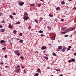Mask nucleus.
<instances>
[{
	"mask_svg": "<svg viewBox=\"0 0 76 76\" xmlns=\"http://www.w3.org/2000/svg\"><path fill=\"white\" fill-rule=\"evenodd\" d=\"M20 68H17L16 69V71L17 73H20Z\"/></svg>",
	"mask_w": 76,
	"mask_h": 76,
	"instance_id": "nucleus-1",
	"label": "nucleus"
},
{
	"mask_svg": "<svg viewBox=\"0 0 76 76\" xmlns=\"http://www.w3.org/2000/svg\"><path fill=\"white\" fill-rule=\"evenodd\" d=\"M24 4V2H20L19 3V5H20V6H23Z\"/></svg>",
	"mask_w": 76,
	"mask_h": 76,
	"instance_id": "nucleus-2",
	"label": "nucleus"
},
{
	"mask_svg": "<svg viewBox=\"0 0 76 76\" xmlns=\"http://www.w3.org/2000/svg\"><path fill=\"white\" fill-rule=\"evenodd\" d=\"M23 19H24V20H28V19H29V17L26 18L25 16H24L23 17Z\"/></svg>",
	"mask_w": 76,
	"mask_h": 76,
	"instance_id": "nucleus-3",
	"label": "nucleus"
},
{
	"mask_svg": "<svg viewBox=\"0 0 76 76\" xmlns=\"http://www.w3.org/2000/svg\"><path fill=\"white\" fill-rule=\"evenodd\" d=\"M62 48H63V46H59L58 47V50H61L62 49Z\"/></svg>",
	"mask_w": 76,
	"mask_h": 76,
	"instance_id": "nucleus-4",
	"label": "nucleus"
},
{
	"mask_svg": "<svg viewBox=\"0 0 76 76\" xmlns=\"http://www.w3.org/2000/svg\"><path fill=\"white\" fill-rule=\"evenodd\" d=\"M56 37L55 36H54L53 37H52L51 38V40H55V37Z\"/></svg>",
	"mask_w": 76,
	"mask_h": 76,
	"instance_id": "nucleus-5",
	"label": "nucleus"
},
{
	"mask_svg": "<svg viewBox=\"0 0 76 76\" xmlns=\"http://www.w3.org/2000/svg\"><path fill=\"white\" fill-rule=\"evenodd\" d=\"M71 61L74 63V62H75V59L74 58H71Z\"/></svg>",
	"mask_w": 76,
	"mask_h": 76,
	"instance_id": "nucleus-6",
	"label": "nucleus"
},
{
	"mask_svg": "<svg viewBox=\"0 0 76 76\" xmlns=\"http://www.w3.org/2000/svg\"><path fill=\"white\" fill-rule=\"evenodd\" d=\"M14 53L17 54L19 53V50H17L14 51Z\"/></svg>",
	"mask_w": 76,
	"mask_h": 76,
	"instance_id": "nucleus-7",
	"label": "nucleus"
},
{
	"mask_svg": "<svg viewBox=\"0 0 76 76\" xmlns=\"http://www.w3.org/2000/svg\"><path fill=\"white\" fill-rule=\"evenodd\" d=\"M46 47L45 46L41 48L42 50H45Z\"/></svg>",
	"mask_w": 76,
	"mask_h": 76,
	"instance_id": "nucleus-8",
	"label": "nucleus"
},
{
	"mask_svg": "<svg viewBox=\"0 0 76 76\" xmlns=\"http://www.w3.org/2000/svg\"><path fill=\"white\" fill-rule=\"evenodd\" d=\"M37 72L38 73H39L41 72V70H40V69L38 68L37 70Z\"/></svg>",
	"mask_w": 76,
	"mask_h": 76,
	"instance_id": "nucleus-9",
	"label": "nucleus"
},
{
	"mask_svg": "<svg viewBox=\"0 0 76 76\" xmlns=\"http://www.w3.org/2000/svg\"><path fill=\"white\" fill-rule=\"evenodd\" d=\"M71 31V30L70 29H67L65 30V31H66V32H69V31Z\"/></svg>",
	"mask_w": 76,
	"mask_h": 76,
	"instance_id": "nucleus-10",
	"label": "nucleus"
},
{
	"mask_svg": "<svg viewBox=\"0 0 76 76\" xmlns=\"http://www.w3.org/2000/svg\"><path fill=\"white\" fill-rule=\"evenodd\" d=\"M52 54L53 56H57V55L56 54V53H53Z\"/></svg>",
	"mask_w": 76,
	"mask_h": 76,
	"instance_id": "nucleus-11",
	"label": "nucleus"
},
{
	"mask_svg": "<svg viewBox=\"0 0 76 76\" xmlns=\"http://www.w3.org/2000/svg\"><path fill=\"white\" fill-rule=\"evenodd\" d=\"M1 43H3V42H5V41L1 40L0 42Z\"/></svg>",
	"mask_w": 76,
	"mask_h": 76,
	"instance_id": "nucleus-12",
	"label": "nucleus"
},
{
	"mask_svg": "<svg viewBox=\"0 0 76 76\" xmlns=\"http://www.w3.org/2000/svg\"><path fill=\"white\" fill-rule=\"evenodd\" d=\"M47 28L48 29H49V30H51V27L49 26H48Z\"/></svg>",
	"mask_w": 76,
	"mask_h": 76,
	"instance_id": "nucleus-13",
	"label": "nucleus"
},
{
	"mask_svg": "<svg viewBox=\"0 0 76 76\" xmlns=\"http://www.w3.org/2000/svg\"><path fill=\"white\" fill-rule=\"evenodd\" d=\"M38 32H39V33H43V32H44V31H42L40 30L39 31H38Z\"/></svg>",
	"mask_w": 76,
	"mask_h": 76,
	"instance_id": "nucleus-14",
	"label": "nucleus"
},
{
	"mask_svg": "<svg viewBox=\"0 0 76 76\" xmlns=\"http://www.w3.org/2000/svg\"><path fill=\"white\" fill-rule=\"evenodd\" d=\"M38 75H39V74L38 73H37L35 74L34 76H38Z\"/></svg>",
	"mask_w": 76,
	"mask_h": 76,
	"instance_id": "nucleus-15",
	"label": "nucleus"
},
{
	"mask_svg": "<svg viewBox=\"0 0 76 76\" xmlns=\"http://www.w3.org/2000/svg\"><path fill=\"white\" fill-rule=\"evenodd\" d=\"M5 31V30L4 29H2L1 30V31L2 32H4Z\"/></svg>",
	"mask_w": 76,
	"mask_h": 76,
	"instance_id": "nucleus-16",
	"label": "nucleus"
},
{
	"mask_svg": "<svg viewBox=\"0 0 76 76\" xmlns=\"http://www.w3.org/2000/svg\"><path fill=\"white\" fill-rule=\"evenodd\" d=\"M61 4H65V2L64 1H63L61 2Z\"/></svg>",
	"mask_w": 76,
	"mask_h": 76,
	"instance_id": "nucleus-17",
	"label": "nucleus"
},
{
	"mask_svg": "<svg viewBox=\"0 0 76 76\" xmlns=\"http://www.w3.org/2000/svg\"><path fill=\"white\" fill-rule=\"evenodd\" d=\"M20 22L18 21L16 23H15L16 25H18V24H20Z\"/></svg>",
	"mask_w": 76,
	"mask_h": 76,
	"instance_id": "nucleus-18",
	"label": "nucleus"
},
{
	"mask_svg": "<svg viewBox=\"0 0 76 76\" xmlns=\"http://www.w3.org/2000/svg\"><path fill=\"white\" fill-rule=\"evenodd\" d=\"M49 16H50V17H51V18H52V17L53 16V15H51V14H50L49 15Z\"/></svg>",
	"mask_w": 76,
	"mask_h": 76,
	"instance_id": "nucleus-19",
	"label": "nucleus"
},
{
	"mask_svg": "<svg viewBox=\"0 0 76 76\" xmlns=\"http://www.w3.org/2000/svg\"><path fill=\"white\" fill-rule=\"evenodd\" d=\"M42 18H40V19H39V20H40L39 22H41V21L42 20Z\"/></svg>",
	"mask_w": 76,
	"mask_h": 76,
	"instance_id": "nucleus-20",
	"label": "nucleus"
},
{
	"mask_svg": "<svg viewBox=\"0 0 76 76\" xmlns=\"http://www.w3.org/2000/svg\"><path fill=\"white\" fill-rule=\"evenodd\" d=\"M16 32H17L16 30H14L13 31V32L14 34H15L16 33Z\"/></svg>",
	"mask_w": 76,
	"mask_h": 76,
	"instance_id": "nucleus-21",
	"label": "nucleus"
},
{
	"mask_svg": "<svg viewBox=\"0 0 76 76\" xmlns=\"http://www.w3.org/2000/svg\"><path fill=\"white\" fill-rule=\"evenodd\" d=\"M56 70L57 72H60V69H56Z\"/></svg>",
	"mask_w": 76,
	"mask_h": 76,
	"instance_id": "nucleus-22",
	"label": "nucleus"
},
{
	"mask_svg": "<svg viewBox=\"0 0 76 76\" xmlns=\"http://www.w3.org/2000/svg\"><path fill=\"white\" fill-rule=\"evenodd\" d=\"M56 10H59V9H60V8L59 7H57L56 8Z\"/></svg>",
	"mask_w": 76,
	"mask_h": 76,
	"instance_id": "nucleus-23",
	"label": "nucleus"
},
{
	"mask_svg": "<svg viewBox=\"0 0 76 76\" xmlns=\"http://www.w3.org/2000/svg\"><path fill=\"white\" fill-rule=\"evenodd\" d=\"M3 50H4L6 49V48L5 47L2 48Z\"/></svg>",
	"mask_w": 76,
	"mask_h": 76,
	"instance_id": "nucleus-24",
	"label": "nucleus"
},
{
	"mask_svg": "<svg viewBox=\"0 0 76 76\" xmlns=\"http://www.w3.org/2000/svg\"><path fill=\"white\" fill-rule=\"evenodd\" d=\"M62 34H66V33H67V32H66V31H63L62 32Z\"/></svg>",
	"mask_w": 76,
	"mask_h": 76,
	"instance_id": "nucleus-25",
	"label": "nucleus"
},
{
	"mask_svg": "<svg viewBox=\"0 0 76 76\" xmlns=\"http://www.w3.org/2000/svg\"><path fill=\"white\" fill-rule=\"evenodd\" d=\"M38 6L39 7H41V4H38Z\"/></svg>",
	"mask_w": 76,
	"mask_h": 76,
	"instance_id": "nucleus-26",
	"label": "nucleus"
},
{
	"mask_svg": "<svg viewBox=\"0 0 76 76\" xmlns=\"http://www.w3.org/2000/svg\"><path fill=\"white\" fill-rule=\"evenodd\" d=\"M20 58L22 59V60H23V56H21L20 57Z\"/></svg>",
	"mask_w": 76,
	"mask_h": 76,
	"instance_id": "nucleus-27",
	"label": "nucleus"
},
{
	"mask_svg": "<svg viewBox=\"0 0 76 76\" xmlns=\"http://www.w3.org/2000/svg\"><path fill=\"white\" fill-rule=\"evenodd\" d=\"M20 42L21 43H22V42H23V40H21L20 41Z\"/></svg>",
	"mask_w": 76,
	"mask_h": 76,
	"instance_id": "nucleus-28",
	"label": "nucleus"
},
{
	"mask_svg": "<svg viewBox=\"0 0 76 76\" xmlns=\"http://www.w3.org/2000/svg\"><path fill=\"white\" fill-rule=\"evenodd\" d=\"M68 36V35H64V37H65L66 38Z\"/></svg>",
	"mask_w": 76,
	"mask_h": 76,
	"instance_id": "nucleus-29",
	"label": "nucleus"
},
{
	"mask_svg": "<svg viewBox=\"0 0 76 76\" xmlns=\"http://www.w3.org/2000/svg\"><path fill=\"white\" fill-rule=\"evenodd\" d=\"M40 36H41V37H44V36H45V35H44L43 34H41L40 35Z\"/></svg>",
	"mask_w": 76,
	"mask_h": 76,
	"instance_id": "nucleus-30",
	"label": "nucleus"
},
{
	"mask_svg": "<svg viewBox=\"0 0 76 76\" xmlns=\"http://www.w3.org/2000/svg\"><path fill=\"white\" fill-rule=\"evenodd\" d=\"M9 28H12V26L10 25H9Z\"/></svg>",
	"mask_w": 76,
	"mask_h": 76,
	"instance_id": "nucleus-31",
	"label": "nucleus"
},
{
	"mask_svg": "<svg viewBox=\"0 0 76 76\" xmlns=\"http://www.w3.org/2000/svg\"><path fill=\"white\" fill-rule=\"evenodd\" d=\"M61 51H63V52H64V51H65V50H64V49H62L61 50Z\"/></svg>",
	"mask_w": 76,
	"mask_h": 76,
	"instance_id": "nucleus-32",
	"label": "nucleus"
},
{
	"mask_svg": "<svg viewBox=\"0 0 76 76\" xmlns=\"http://www.w3.org/2000/svg\"><path fill=\"white\" fill-rule=\"evenodd\" d=\"M76 9V7H74L73 9H72V10H75Z\"/></svg>",
	"mask_w": 76,
	"mask_h": 76,
	"instance_id": "nucleus-33",
	"label": "nucleus"
},
{
	"mask_svg": "<svg viewBox=\"0 0 76 76\" xmlns=\"http://www.w3.org/2000/svg\"><path fill=\"white\" fill-rule=\"evenodd\" d=\"M76 28V27H74V28H72V31H73V30H74V29H75Z\"/></svg>",
	"mask_w": 76,
	"mask_h": 76,
	"instance_id": "nucleus-34",
	"label": "nucleus"
},
{
	"mask_svg": "<svg viewBox=\"0 0 76 76\" xmlns=\"http://www.w3.org/2000/svg\"><path fill=\"white\" fill-rule=\"evenodd\" d=\"M17 56H20V53H18L17 54Z\"/></svg>",
	"mask_w": 76,
	"mask_h": 76,
	"instance_id": "nucleus-35",
	"label": "nucleus"
},
{
	"mask_svg": "<svg viewBox=\"0 0 76 76\" xmlns=\"http://www.w3.org/2000/svg\"><path fill=\"white\" fill-rule=\"evenodd\" d=\"M31 6H34V4H31Z\"/></svg>",
	"mask_w": 76,
	"mask_h": 76,
	"instance_id": "nucleus-36",
	"label": "nucleus"
},
{
	"mask_svg": "<svg viewBox=\"0 0 76 76\" xmlns=\"http://www.w3.org/2000/svg\"><path fill=\"white\" fill-rule=\"evenodd\" d=\"M45 58L46 59V60H48V57H47V56H45Z\"/></svg>",
	"mask_w": 76,
	"mask_h": 76,
	"instance_id": "nucleus-37",
	"label": "nucleus"
},
{
	"mask_svg": "<svg viewBox=\"0 0 76 76\" xmlns=\"http://www.w3.org/2000/svg\"><path fill=\"white\" fill-rule=\"evenodd\" d=\"M4 57H5V58H6L7 57V55H6Z\"/></svg>",
	"mask_w": 76,
	"mask_h": 76,
	"instance_id": "nucleus-38",
	"label": "nucleus"
},
{
	"mask_svg": "<svg viewBox=\"0 0 76 76\" xmlns=\"http://www.w3.org/2000/svg\"><path fill=\"white\" fill-rule=\"evenodd\" d=\"M68 62H69V63H71V62H72V61H71V60H69L68 61Z\"/></svg>",
	"mask_w": 76,
	"mask_h": 76,
	"instance_id": "nucleus-39",
	"label": "nucleus"
},
{
	"mask_svg": "<svg viewBox=\"0 0 76 76\" xmlns=\"http://www.w3.org/2000/svg\"><path fill=\"white\" fill-rule=\"evenodd\" d=\"M19 35L20 36H22V33H20L19 34Z\"/></svg>",
	"mask_w": 76,
	"mask_h": 76,
	"instance_id": "nucleus-40",
	"label": "nucleus"
},
{
	"mask_svg": "<svg viewBox=\"0 0 76 76\" xmlns=\"http://www.w3.org/2000/svg\"><path fill=\"white\" fill-rule=\"evenodd\" d=\"M17 67L18 68H20V66L19 65H17Z\"/></svg>",
	"mask_w": 76,
	"mask_h": 76,
	"instance_id": "nucleus-41",
	"label": "nucleus"
},
{
	"mask_svg": "<svg viewBox=\"0 0 76 76\" xmlns=\"http://www.w3.org/2000/svg\"><path fill=\"white\" fill-rule=\"evenodd\" d=\"M21 67L22 69H24V68H25V66H21Z\"/></svg>",
	"mask_w": 76,
	"mask_h": 76,
	"instance_id": "nucleus-42",
	"label": "nucleus"
},
{
	"mask_svg": "<svg viewBox=\"0 0 76 76\" xmlns=\"http://www.w3.org/2000/svg\"><path fill=\"white\" fill-rule=\"evenodd\" d=\"M10 18H11V19H12L13 18V16H12V15H10Z\"/></svg>",
	"mask_w": 76,
	"mask_h": 76,
	"instance_id": "nucleus-43",
	"label": "nucleus"
},
{
	"mask_svg": "<svg viewBox=\"0 0 76 76\" xmlns=\"http://www.w3.org/2000/svg\"><path fill=\"white\" fill-rule=\"evenodd\" d=\"M31 29V26H29L28 28V29Z\"/></svg>",
	"mask_w": 76,
	"mask_h": 76,
	"instance_id": "nucleus-44",
	"label": "nucleus"
},
{
	"mask_svg": "<svg viewBox=\"0 0 76 76\" xmlns=\"http://www.w3.org/2000/svg\"><path fill=\"white\" fill-rule=\"evenodd\" d=\"M13 15H16V14H15V13L14 12L12 13Z\"/></svg>",
	"mask_w": 76,
	"mask_h": 76,
	"instance_id": "nucleus-45",
	"label": "nucleus"
},
{
	"mask_svg": "<svg viewBox=\"0 0 76 76\" xmlns=\"http://www.w3.org/2000/svg\"><path fill=\"white\" fill-rule=\"evenodd\" d=\"M66 29V27H64L62 28V30H64V29Z\"/></svg>",
	"mask_w": 76,
	"mask_h": 76,
	"instance_id": "nucleus-46",
	"label": "nucleus"
},
{
	"mask_svg": "<svg viewBox=\"0 0 76 76\" xmlns=\"http://www.w3.org/2000/svg\"><path fill=\"white\" fill-rule=\"evenodd\" d=\"M70 50V48H69L67 49V51H69Z\"/></svg>",
	"mask_w": 76,
	"mask_h": 76,
	"instance_id": "nucleus-47",
	"label": "nucleus"
},
{
	"mask_svg": "<svg viewBox=\"0 0 76 76\" xmlns=\"http://www.w3.org/2000/svg\"><path fill=\"white\" fill-rule=\"evenodd\" d=\"M35 22L36 23H38V21H37V20H35Z\"/></svg>",
	"mask_w": 76,
	"mask_h": 76,
	"instance_id": "nucleus-48",
	"label": "nucleus"
},
{
	"mask_svg": "<svg viewBox=\"0 0 76 76\" xmlns=\"http://www.w3.org/2000/svg\"><path fill=\"white\" fill-rule=\"evenodd\" d=\"M61 22H62L64 20V19H61Z\"/></svg>",
	"mask_w": 76,
	"mask_h": 76,
	"instance_id": "nucleus-49",
	"label": "nucleus"
},
{
	"mask_svg": "<svg viewBox=\"0 0 76 76\" xmlns=\"http://www.w3.org/2000/svg\"><path fill=\"white\" fill-rule=\"evenodd\" d=\"M68 48H72V46H69Z\"/></svg>",
	"mask_w": 76,
	"mask_h": 76,
	"instance_id": "nucleus-50",
	"label": "nucleus"
},
{
	"mask_svg": "<svg viewBox=\"0 0 76 76\" xmlns=\"http://www.w3.org/2000/svg\"><path fill=\"white\" fill-rule=\"evenodd\" d=\"M1 64H4V63H3V62H1L0 63Z\"/></svg>",
	"mask_w": 76,
	"mask_h": 76,
	"instance_id": "nucleus-51",
	"label": "nucleus"
},
{
	"mask_svg": "<svg viewBox=\"0 0 76 76\" xmlns=\"http://www.w3.org/2000/svg\"><path fill=\"white\" fill-rule=\"evenodd\" d=\"M47 69H50V67L48 66Z\"/></svg>",
	"mask_w": 76,
	"mask_h": 76,
	"instance_id": "nucleus-52",
	"label": "nucleus"
},
{
	"mask_svg": "<svg viewBox=\"0 0 76 76\" xmlns=\"http://www.w3.org/2000/svg\"><path fill=\"white\" fill-rule=\"evenodd\" d=\"M4 20H3L1 22V23H4Z\"/></svg>",
	"mask_w": 76,
	"mask_h": 76,
	"instance_id": "nucleus-53",
	"label": "nucleus"
},
{
	"mask_svg": "<svg viewBox=\"0 0 76 76\" xmlns=\"http://www.w3.org/2000/svg\"><path fill=\"white\" fill-rule=\"evenodd\" d=\"M5 68H7V67H8V66H5Z\"/></svg>",
	"mask_w": 76,
	"mask_h": 76,
	"instance_id": "nucleus-54",
	"label": "nucleus"
},
{
	"mask_svg": "<svg viewBox=\"0 0 76 76\" xmlns=\"http://www.w3.org/2000/svg\"><path fill=\"white\" fill-rule=\"evenodd\" d=\"M25 15H28V13H25Z\"/></svg>",
	"mask_w": 76,
	"mask_h": 76,
	"instance_id": "nucleus-55",
	"label": "nucleus"
},
{
	"mask_svg": "<svg viewBox=\"0 0 76 76\" xmlns=\"http://www.w3.org/2000/svg\"><path fill=\"white\" fill-rule=\"evenodd\" d=\"M3 26L1 25L0 26V28H1Z\"/></svg>",
	"mask_w": 76,
	"mask_h": 76,
	"instance_id": "nucleus-56",
	"label": "nucleus"
},
{
	"mask_svg": "<svg viewBox=\"0 0 76 76\" xmlns=\"http://www.w3.org/2000/svg\"><path fill=\"white\" fill-rule=\"evenodd\" d=\"M17 41H19V39H17Z\"/></svg>",
	"mask_w": 76,
	"mask_h": 76,
	"instance_id": "nucleus-57",
	"label": "nucleus"
},
{
	"mask_svg": "<svg viewBox=\"0 0 76 76\" xmlns=\"http://www.w3.org/2000/svg\"><path fill=\"white\" fill-rule=\"evenodd\" d=\"M59 76H63V75H59Z\"/></svg>",
	"mask_w": 76,
	"mask_h": 76,
	"instance_id": "nucleus-58",
	"label": "nucleus"
},
{
	"mask_svg": "<svg viewBox=\"0 0 76 76\" xmlns=\"http://www.w3.org/2000/svg\"><path fill=\"white\" fill-rule=\"evenodd\" d=\"M36 53H37V54H38V52L36 51Z\"/></svg>",
	"mask_w": 76,
	"mask_h": 76,
	"instance_id": "nucleus-59",
	"label": "nucleus"
},
{
	"mask_svg": "<svg viewBox=\"0 0 76 76\" xmlns=\"http://www.w3.org/2000/svg\"><path fill=\"white\" fill-rule=\"evenodd\" d=\"M63 49H64V50H65L66 49V48H63Z\"/></svg>",
	"mask_w": 76,
	"mask_h": 76,
	"instance_id": "nucleus-60",
	"label": "nucleus"
},
{
	"mask_svg": "<svg viewBox=\"0 0 76 76\" xmlns=\"http://www.w3.org/2000/svg\"><path fill=\"white\" fill-rule=\"evenodd\" d=\"M0 15H2V13H1V12H0Z\"/></svg>",
	"mask_w": 76,
	"mask_h": 76,
	"instance_id": "nucleus-61",
	"label": "nucleus"
},
{
	"mask_svg": "<svg viewBox=\"0 0 76 76\" xmlns=\"http://www.w3.org/2000/svg\"><path fill=\"white\" fill-rule=\"evenodd\" d=\"M74 56H76V53H74Z\"/></svg>",
	"mask_w": 76,
	"mask_h": 76,
	"instance_id": "nucleus-62",
	"label": "nucleus"
},
{
	"mask_svg": "<svg viewBox=\"0 0 76 76\" xmlns=\"http://www.w3.org/2000/svg\"><path fill=\"white\" fill-rule=\"evenodd\" d=\"M10 44H11V41H10Z\"/></svg>",
	"mask_w": 76,
	"mask_h": 76,
	"instance_id": "nucleus-63",
	"label": "nucleus"
},
{
	"mask_svg": "<svg viewBox=\"0 0 76 76\" xmlns=\"http://www.w3.org/2000/svg\"><path fill=\"white\" fill-rule=\"evenodd\" d=\"M72 0H69V1H72Z\"/></svg>",
	"mask_w": 76,
	"mask_h": 76,
	"instance_id": "nucleus-64",
	"label": "nucleus"
}]
</instances>
